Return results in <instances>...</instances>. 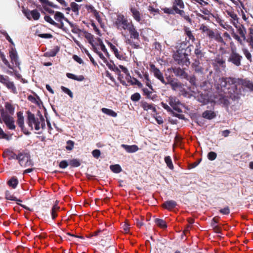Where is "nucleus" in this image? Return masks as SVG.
<instances>
[{
  "label": "nucleus",
  "mask_w": 253,
  "mask_h": 253,
  "mask_svg": "<svg viewBox=\"0 0 253 253\" xmlns=\"http://www.w3.org/2000/svg\"><path fill=\"white\" fill-rule=\"evenodd\" d=\"M215 85L218 90H221L225 93L228 94L233 100L239 98L238 85H241L243 88H246L251 91H253V83L247 79L222 77L216 81Z\"/></svg>",
  "instance_id": "nucleus-1"
},
{
  "label": "nucleus",
  "mask_w": 253,
  "mask_h": 253,
  "mask_svg": "<svg viewBox=\"0 0 253 253\" xmlns=\"http://www.w3.org/2000/svg\"><path fill=\"white\" fill-rule=\"evenodd\" d=\"M129 34L130 38H126L125 42L126 43L130 45L132 47L134 48H138L140 46L138 43L133 42L131 39L139 40V34L135 27L132 23L129 28L127 30Z\"/></svg>",
  "instance_id": "nucleus-2"
},
{
  "label": "nucleus",
  "mask_w": 253,
  "mask_h": 253,
  "mask_svg": "<svg viewBox=\"0 0 253 253\" xmlns=\"http://www.w3.org/2000/svg\"><path fill=\"white\" fill-rule=\"evenodd\" d=\"M230 44L231 52L227 61L228 62L231 63L234 66L237 67L240 66L242 64L241 62L243 57L237 52L236 47L235 46L233 47L232 46V44L234 45L233 43L231 42Z\"/></svg>",
  "instance_id": "nucleus-3"
},
{
  "label": "nucleus",
  "mask_w": 253,
  "mask_h": 253,
  "mask_svg": "<svg viewBox=\"0 0 253 253\" xmlns=\"http://www.w3.org/2000/svg\"><path fill=\"white\" fill-rule=\"evenodd\" d=\"M132 24V21L128 22L127 18L121 14L117 15V18L114 23L117 29L120 31L122 30H127Z\"/></svg>",
  "instance_id": "nucleus-4"
},
{
  "label": "nucleus",
  "mask_w": 253,
  "mask_h": 253,
  "mask_svg": "<svg viewBox=\"0 0 253 253\" xmlns=\"http://www.w3.org/2000/svg\"><path fill=\"white\" fill-rule=\"evenodd\" d=\"M172 7H165L162 9L165 13L174 15L175 12L185 8L183 0H171Z\"/></svg>",
  "instance_id": "nucleus-5"
},
{
  "label": "nucleus",
  "mask_w": 253,
  "mask_h": 253,
  "mask_svg": "<svg viewBox=\"0 0 253 253\" xmlns=\"http://www.w3.org/2000/svg\"><path fill=\"white\" fill-rule=\"evenodd\" d=\"M190 53L185 52L176 51L173 55V58L179 65L189 66L190 64L188 55Z\"/></svg>",
  "instance_id": "nucleus-6"
},
{
  "label": "nucleus",
  "mask_w": 253,
  "mask_h": 253,
  "mask_svg": "<svg viewBox=\"0 0 253 253\" xmlns=\"http://www.w3.org/2000/svg\"><path fill=\"white\" fill-rule=\"evenodd\" d=\"M16 160H18L20 165L22 167H27L32 166V162L29 153L22 152L17 155Z\"/></svg>",
  "instance_id": "nucleus-7"
},
{
  "label": "nucleus",
  "mask_w": 253,
  "mask_h": 253,
  "mask_svg": "<svg viewBox=\"0 0 253 253\" xmlns=\"http://www.w3.org/2000/svg\"><path fill=\"white\" fill-rule=\"evenodd\" d=\"M27 114V123L29 126L31 128V130L33 129V125H35V128L36 130H38L40 129L41 121L40 118L39 119H36L35 115L32 113L30 111H28Z\"/></svg>",
  "instance_id": "nucleus-8"
},
{
  "label": "nucleus",
  "mask_w": 253,
  "mask_h": 253,
  "mask_svg": "<svg viewBox=\"0 0 253 253\" xmlns=\"http://www.w3.org/2000/svg\"><path fill=\"white\" fill-rule=\"evenodd\" d=\"M0 83L5 86L8 89L11 90L13 93H17L16 87L14 82L11 81L7 76L0 75Z\"/></svg>",
  "instance_id": "nucleus-9"
},
{
  "label": "nucleus",
  "mask_w": 253,
  "mask_h": 253,
  "mask_svg": "<svg viewBox=\"0 0 253 253\" xmlns=\"http://www.w3.org/2000/svg\"><path fill=\"white\" fill-rule=\"evenodd\" d=\"M149 65L150 68V71L153 74L154 77L163 84L165 85L167 84L168 83L165 81L163 76V74L161 72V71L152 63H150Z\"/></svg>",
  "instance_id": "nucleus-10"
},
{
  "label": "nucleus",
  "mask_w": 253,
  "mask_h": 253,
  "mask_svg": "<svg viewBox=\"0 0 253 253\" xmlns=\"http://www.w3.org/2000/svg\"><path fill=\"white\" fill-rule=\"evenodd\" d=\"M22 12L27 19L31 20L33 18L35 20H38L40 17V13L37 9L30 10L28 8L23 7Z\"/></svg>",
  "instance_id": "nucleus-11"
},
{
  "label": "nucleus",
  "mask_w": 253,
  "mask_h": 253,
  "mask_svg": "<svg viewBox=\"0 0 253 253\" xmlns=\"http://www.w3.org/2000/svg\"><path fill=\"white\" fill-rule=\"evenodd\" d=\"M17 123L19 126L21 128V130L23 132V133L26 135H29L31 134V132L27 130V129L24 126V119L23 115V113L21 111H19L17 113Z\"/></svg>",
  "instance_id": "nucleus-12"
},
{
  "label": "nucleus",
  "mask_w": 253,
  "mask_h": 253,
  "mask_svg": "<svg viewBox=\"0 0 253 253\" xmlns=\"http://www.w3.org/2000/svg\"><path fill=\"white\" fill-rule=\"evenodd\" d=\"M169 104L172 107L173 109L178 113L182 112V110L179 107L180 102L179 99L175 96H170L168 99Z\"/></svg>",
  "instance_id": "nucleus-13"
},
{
  "label": "nucleus",
  "mask_w": 253,
  "mask_h": 253,
  "mask_svg": "<svg viewBox=\"0 0 253 253\" xmlns=\"http://www.w3.org/2000/svg\"><path fill=\"white\" fill-rule=\"evenodd\" d=\"M178 48L176 51L185 52L190 53L192 50L193 45L189 44L188 42H182L177 46Z\"/></svg>",
  "instance_id": "nucleus-14"
},
{
  "label": "nucleus",
  "mask_w": 253,
  "mask_h": 253,
  "mask_svg": "<svg viewBox=\"0 0 253 253\" xmlns=\"http://www.w3.org/2000/svg\"><path fill=\"white\" fill-rule=\"evenodd\" d=\"M9 57L11 63L15 64L16 67H19L20 62H19V58L16 49L12 48L9 51Z\"/></svg>",
  "instance_id": "nucleus-15"
},
{
  "label": "nucleus",
  "mask_w": 253,
  "mask_h": 253,
  "mask_svg": "<svg viewBox=\"0 0 253 253\" xmlns=\"http://www.w3.org/2000/svg\"><path fill=\"white\" fill-rule=\"evenodd\" d=\"M199 30L201 31L202 33L205 34L206 36L211 39L213 36L214 31L207 25L202 24L200 27Z\"/></svg>",
  "instance_id": "nucleus-16"
},
{
  "label": "nucleus",
  "mask_w": 253,
  "mask_h": 253,
  "mask_svg": "<svg viewBox=\"0 0 253 253\" xmlns=\"http://www.w3.org/2000/svg\"><path fill=\"white\" fill-rule=\"evenodd\" d=\"M173 73L174 75L179 77L181 79H184L188 78V74L185 72L184 69H181L178 67H174L172 68Z\"/></svg>",
  "instance_id": "nucleus-17"
},
{
  "label": "nucleus",
  "mask_w": 253,
  "mask_h": 253,
  "mask_svg": "<svg viewBox=\"0 0 253 253\" xmlns=\"http://www.w3.org/2000/svg\"><path fill=\"white\" fill-rule=\"evenodd\" d=\"M2 120L9 129H15V126L14 125V121L13 117L9 116L5 117V118Z\"/></svg>",
  "instance_id": "nucleus-18"
},
{
  "label": "nucleus",
  "mask_w": 253,
  "mask_h": 253,
  "mask_svg": "<svg viewBox=\"0 0 253 253\" xmlns=\"http://www.w3.org/2000/svg\"><path fill=\"white\" fill-rule=\"evenodd\" d=\"M130 10L134 19L138 22H140L141 20V14L139 10L136 8L132 6L130 7Z\"/></svg>",
  "instance_id": "nucleus-19"
},
{
  "label": "nucleus",
  "mask_w": 253,
  "mask_h": 253,
  "mask_svg": "<svg viewBox=\"0 0 253 253\" xmlns=\"http://www.w3.org/2000/svg\"><path fill=\"white\" fill-rule=\"evenodd\" d=\"M192 68L195 72L198 73H203L204 69L200 65L199 59H195L194 62L192 64Z\"/></svg>",
  "instance_id": "nucleus-20"
},
{
  "label": "nucleus",
  "mask_w": 253,
  "mask_h": 253,
  "mask_svg": "<svg viewBox=\"0 0 253 253\" xmlns=\"http://www.w3.org/2000/svg\"><path fill=\"white\" fill-rule=\"evenodd\" d=\"M232 23L233 25L237 28L238 32L241 37L243 39V40H246V34L247 32L245 26L243 25H241L240 26H239V27H237L235 22H232Z\"/></svg>",
  "instance_id": "nucleus-21"
},
{
  "label": "nucleus",
  "mask_w": 253,
  "mask_h": 253,
  "mask_svg": "<svg viewBox=\"0 0 253 253\" xmlns=\"http://www.w3.org/2000/svg\"><path fill=\"white\" fill-rule=\"evenodd\" d=\"M177 205V203L174 200H168L162 204V207L169 211L175 208Z\"/></svg>",
  "instance_id": "nucleus-22"
},
{
  "label": "nucleus",
  "mask_w": 253,
  "mask_h": 253,
  "mask_svg": "<svg viewBox=\"0 0 253 253\" xmlns=\"http://www.w3.org/2000/svg\"><path fill=\"white\" fill-rule=\"evenodd\" d=\"M203 118L207 120H212L216 117L215 112L212 110H206L202 115Z\"/></svg>",
  "instance_id": "nucleus-23"
},
{
  "label": "nucleus",
  "mask_w": 253,
  "mask_h": 253,
  "mask_svg": "<svg viewBox=\"0 0 253 253\" xmlns=\"http://www.w3.org/2000/svg\"><path fill=\"white\" fill-rule=\"evenodd\" d=\"M197 100L199 102H201L203 104H207L209 102V97L207 93H200L197 96Z\"/></svg>",
  "instance_id": "nucleus-24"
},
{
  "label": "nucleus",
  "mask_w": 253,
  "mask_h": 253,
  "mask_svg": "<svg viewBox=\"0 0 253 253\" xmlns=\"http://www.w3.org/2000/svg\"><path fill=\"white\" fill-rule=\"evenodd\" d=\"M143 95L146 96L147 98L150 99L154 101L156 99L157 95L156 94H153L152 91L148 90L147 88H143L142 89Z\"/></svg>",
  "instance_id": "nucleus-25"
},
{
  "label": "nucleus",
  "mask_w": 253,
  "mask_h": 253,
  "mask_svg": "<svg viewBox=\"0 0 253 253\" xmlns=\"http://www.w3.org/2000/svg\"><path fill=\"white\" fill-rule=\"evenodd\" d=\"M121 147L125 149L128 153H134L138 150V147L136 145H128L122 144Z\"/></svg>",
  "instance_id": "nucleus-26"
},
{
  "label": "nucleus",
  "mask_w": 253,
  "mask_h": 253,
  "mask_svg": "<svg viewBox=\"0 0 253 253\" xmlns=\"http://www.w3.org/2000/svg\"><path fill=\"white\" fill-rule=\"evenodd\" d=\"M2 156L3 157H8L9 160L16 159L17 155H16L12 151L9 149H6L4 150Z\"/></svg>",
  "instance_id": "nucleus-27"
},
{
  "label": "nucleus",
  "mask_w": 253,
  "mask_h": 253,
  "mask_svg": "<svg viewBox=\"0 0 253 253\" xmlns=\"http://www.w3.org/2000/svg\"><path fill=\"white\" fill-rule=\"evenodd\" d=\"M183 9H181L178 10V11L175 12V14H178L182 17L184 18L188 23L190 24H192V20L190 18L189 16L186 14L185 11L183 10Z\"/></svg>",
  "instance_id": "nucleus-28"
},
{
  "label": "nucleus",
  "mask_w": 253,
  "mask_h": 253,
  "mask_svg": "<svg viewBox=\"0 0 253 253\" xmlns=\"http://www.w3.org/2000/svg\"><path fill=\"white\" fill-rule=\"evenodd\" d=\"M4 107L6 112L8 115H12L14 114L15 108L11 103L9 102H5Z\"/></svg>",
  "instance_id": "nucleus-29"
},
{
  "label": "nucleus",
  "mask_w": 253,
  "mask_h": 253,
  "mask_svg": "<svg viewBox=\"0 0 253 253\" xmlns=\"http://www.w3.org/2000/svg\"><path fill=\"white\" fill-rule=\"evenodd\" d=\"M194 53L197 56V59L201 58L204 57V54L201 50V43L200 42L196 44V48L194 50Z\"/></svg>",
  "instance_id": "nucleus-30"
},
{
  "label": "nucleus",
  "mask_w": 253,
  "mask_h": 253,
  "mask_svg": "<svg viewBox=\"0 0 253 253\" xmlns=\"http://www.w3.org/2000/svg\"><path fill=\"white\" fill-rule=\"evenodd\" d=\"M211 39H214L217 42L221 43L222 45H225L226 42L223 39L222 37L221 36L220 33H214L213 36L212 37Z\"/></svg>",
  "instance_id": "nucleus-31"
},
{
  "label": "nucleus",
  "mask_w": 253,
  "mask_h": 253,
  "mask_svg": "<svg viewBox=\"0 0 253 253\" xmlns=\"http://www.w3.org/2000/svg\"><path fill=\"white\" fill-rule=\"evenodd\" d=\"M9 186L11 187L12 188L15 189L18 185L19 181L18 179L15 176L12 177L7 182Z\"/></svg>",
  "instance_id": "nucleus-32"
},
{
  "label": "nucleus",
  "mask_w": 253,
  "mask_h": 253,
  "mask_svg": "<svg viewBox=\"0 0 253 253\" xmlns=\"http://www.w3.org/2000/svg\"><path fill=\"white\" fill-rule=\"evenodd\" d=\"M60 48L59 46H56L54 48L44 53V56L46 57H54L59 52Z\"/></svg>",
  "instance_id": "nucleus-33"
},
{
  "label": "nucleus",
  "mask_w": 253,
  "mask_h": 253,
  "mask_svg": "<svg viewBox=\"0 0 253 253\" xmlns=\"http://www.w3.org/2000/svg\"><path fill=\"white\" fill-rule=\"evenodd\" d=\"M141 107L145 111L152 110L153 112H156V109L155 107H154L152 104H149L146 102H142Z\"/></svg>",
  "instance_id": "nucleus-34"
},
{
  "label": "nucleus",
  "mask_w": 253,
  "mask_h": 253,
  "mask_svg": "<svg viewBox=\"0 0 253 253\" xmlns=\"http://www.w3.org/2000/svg\"><path fill=\"white\" fill-rule=\"evenodd\" d=\"M66 76L69 79L80 82L83 81L84 80V77L83 75H80L79 76H77L76 75L73 74L67 73L66 74Z\"/></svg>",
  "instance_id": "nucleus-35"
},
{
  "label": "nucleus",
  "mask_w": 253,
  "mask_h": 253,
  "mask_svg": "<svg viewBox=\"0 0 253 253\" xmlns=\"http://www.w3.org/2000/svg\"><path fill=\"white\" fill-rule=\"evenodd\" d=\"M144 79L145 80L146 85L150 88L151 90H153V88L152 85L151 81L149 78V76L148 73L147 72H145L143 73Z\"/></svg>",
  "instance_id": "nucleus-36"
},
{
  "label": "nucleus",
  "mask_w": 253,
  "mask_h": 253,
  "mask_svg": "<svg viewBox=\"0 0 253 253\" xmlns=\"http://www.w3.org/2000/svg\"><path fill=\"white\" fill-rule=\"evenodd\" d=\"M5 198L6 200H8L22 202L21 200L18 199L17 198L14 197L13 195H12L10 192L8 190H6L5 192Z\"/></svg>",
  "instance_id": "nucleus-37"
},
{
  "label": "nucleus",
  "mask_w": 253,
  "mask_h": 253,
  "mask_svg": "<svg viewBox=\"0 0 253 253\" xmlns=\"http://www.w3.org/2000/svg\"><path fill=\"white\" fill-rule=\"evenodd\" d=\"M0 58L2 61L3 63L9 68L13 70V67L11 65L8 61L6 59L4 53L0 50Z\"/></svg>",
  "instance_id": "nucleus-38"
},
{
  "label": "nucleus",
  "mask_w": 253,
  "mask_h": 253,
  "mask_svg": "<svg viewBox=\"0 0 253 253\" xmlns=\"http://www.w3.org/2000/svg\"><path fill=\"white\" fill-rule=\"evenodd\" d=\"M101 111L103 113H104L108 116H111L113 117H116L117 116V113H116L115 111H114L113 110H112L111 109H107L106 108H102L101 109Z\"/></svg>",
  "instance_id": "nucleus-39"
},
{
  "label": "nucleus",
  "mask_w": 253,
  "mask_h": 253,
  "mask_svg": "<svg viewBox=\"0 0 253 253\" xmlns=\"http://www.w3.org/2000/svg\"><path fill=\"white\" fill-rule=\"evenodd\" d=\"M155 223L158 226L162 228H166L167 227L166 222L163 219L156 218L155 219Z\"/></svg>",
  "instance_id": "nucleus-40"
},
{
  "label": "nucleus",
  "mask_w": 253,
  "mask_h": 253,
  "mask_svg": "<svg viewBox=\"0 0 253 253\" xmlns=\"http://www.w3.org/2000/svg\"><path fill=\"white\" fill-rule=\"evenodd\" d=\"M105 63H106V65L110 70L114 71V72H119V68L115 65L112 61H110V62L107 61V62H105Z\"/></svg>",
  "instance_id": "nucleus-41"
},
{
  "label": "nucleus",
  "mask_w": 253,
  "mask_h": 253,
  "mask_svg": "<svg viewBox=\"0 0 253 253\" xmlns=\"http://www.w3.org/2000/svg\"><path fill=\"white\" fill-rule=\"evenodd\" d=\"M70 6L72 11H73L76 15H78L80 8V5L76 3L75 2H72L70 3Z\"/></svg>",
  "instance_id": "nucleus-42"
},
{
  "label": "nucleus",
  "mask_w": 253,
  "mask_h": 253,
  "mask_svg": "<svg viewBox=\"0 0 253 253\" xmlns=\"http://www.w3.org/2000/svg\"><path fill=\"white\" fill-rule=\"evenodd\" d=\"M184 31L185 35L188 37L189 40H191L192 42L195 40L194 36L188 27H184Z\"/></svg>",
  "instance_id": "nucleus-43"
},
{
  "label": "nucleus",
  "mask_w": 253,
  "mask_h": 253,
  "mask_svg": "<svg viewBox=\"0 0 253 253\" xmlns=\"http://www.w3.org/2000/svg\"><path fill=\"white\" fill-rule=\"evenodd\" d=\"M165 162L167 164V167L171 170L174 169V166L172 162L170 156H166L165 157Z\"/></svg>",
  "instance_id": "nucleus-44"
},
{
  "label": "nucleus",
  "mask_w": 253,
  "mask_h": 253,
  "mask_svg": "<svg viewBox=\"0 0 253 253\" xmlns=\"http://www.w3.org/2000/svg\"><path fill=\"white\" fill-rule=\"evenodd\" d=\"M59 207L57 206V205H54L51 210V214L52 216V219H55V218L57 216V212L59 211Z\"/></svg>",
  "instance_id": "nucleus-45"
},
{
  "label": "nucleus",
  "mask_w": 253,
  "mask_h": 253,
  "mask_svg": "<svg viewBox=\"0 0 253 253\" xmlns=\"http://www.w3.org/2000/svg\"><path fill=\"white\" fill-rule=\"evenodd\" d=\"M110 169L113 172L115 173H120L122 170L121 166L118 164L111 165Z\"/></svg>",
  "instance_id": "nucleus-46"
},
{
  "label": "nucleus",
  "mask_w": 253,
  "mask_h": 253,
  "mask_svg": "<svg viewBox=\"0 0 253 253\" xmlns=\"http://www.w3.org/2000/svg\"><path fill=\"white\" fill-rule=\"evenodd\" d=\"M242 51L247 60L250 62H252V54L249 50L246 48H242Z\"/></svg>",
  "instance_id": "nucleus-47"
},
{
  "label": "nucleus",
  "mask_w": 253,
  "mask_h": 253,
  "mask_svg": "<svg viewBox=\"0 0 253 253\" xmlns=\"http://www.w3.org/2000/svg\"><path fill=\"white\" fill-rule=\"evenodd\" d=\"M114 54L115 56L119 60H124L126 59L125 55L121 51H119L117 49L116 50L114 51Z\"/></svg>",
  "instance_id": "nucleus-48"
},
{
  "label": "nucleus",
  "mask_w": 253,
  "mask_h": 253,
  "mask_svg": "<svg viewBox=\"0 0 253 253\" xmlns=\"http://www.w3.org/2000/svg\"><path fill=\"white\" fill-rule=\"evenodd\" d=\"M54 18L57 22H61L64 18V15L62 12L56 11L54 14Z\"/></svg>",
  "instance_id": "nucleus-49"
},
{
  "label": "nucleus",
  "mask_w": 253,
  "mask_h": 253,
  "mask_svg": "<svg viewBox=\"0 0 253 253\" xmlns=\"http://www.w3.org/2000/svg\"><path fill=\"white\" fill-rule=\"evenodd\" d=\"M232 29L233 31L232 33H231V35L233 37V38L235 39L236 40H237L240 44L243 45L244 44L243 41H244L245 40H243V39H242L241 37H240L236 33H235L233 28H232Z\"/></svg>",
  "instance_id": "nucleus-50"
},
{
  "label": "nucleus",
  "mask_w": 253,
  "mask_h": 253,
  "mask_svg": "<svg viewBox=\"0 0 253 253\" xmlns=\"http://www.w3.org/2000/svg\"><path fill=\"white\" fill-rule=\"evenodd\" d=\"M98 42H99V45L100 46L101 49L102 51L108 56L109 55V53L108 52L107 49H106L105 45L104 44L102 41L100 39H98Z\"/></svg>",
  "instance_id": "nucleus-51"
},
{
  "label": "nucleus",
  "mask_w": 253,
  "mask_h": 253,
  "mask_svg": "<svg viewBox=\"0 0 253 253\" xmlns=\"http://www.w3.org/2000/svg\"><path fill=\"white\" fill-rule=\"evenodd\" d=\"M119 72H115V73L118 75V80L120 81V82L122 85L126 86H127V84L126 83V81L123 80V76L121 74V71L120 69H119Z\"/></svg>",
  "instance_id": "nucleus-52"
},
{
  "label": "nucleus",
  "mask_w": 253,
  "mask_h": 253,
  "mask_svg": "<svg viewBox=\"0 0 253 253\" xmlns=\"http://www.w3.org/2000/svg\"><path fill=\"white\" fill-rule=\"evenodd\" d=\"M69 165L72 167H78L81 165V163L79 160L73 159L69 161Z\"/></svg>",
  "instance_id": "nucleus-53"
},
{
  "label": "nucleus",
  "mask_w": 253,
  "mask_h": 253,
  "mask_svg": "<svg viewBox=\"0 0 253 253\" xmlns=\"http://www.w3.org/2000/svg\"><path fill=\"white\" fill-rule=\"evenodd\" d=\"M185 79L189 81L191 85L194 86L196 85V78L194 76H190L188 75V78H185Z\"/></svg>",
  "instance_id": "nucleus-54"
},
{
  "label": "nucleus",
  "mask_w": 253,
  "mask_h": 253,
  "mask_svg": "<svg viewBox=\"0 0 253 253\" xmlns=\"http://www.w3.org/2000/svg\"><path fill=\"white\" fill-rule=\"evenodd\" d=\"M227 14L233 19L234 21H236L237 23L238 22V18L237 15L233 11H227Z\"/></svg>",
  "instance_id": "nucleus-55"
},
{
  "label": "nucleus",
  "mask_w": 253,
  "mask_h": 253,
  "mask_svg": "<svg viewBox=\"0 0 253 253\" xmlns=\"http://www.w3.org/2000/svg\"><path fill=\"white\" fill-rule=\"evenodd\" d=\"M36 34L40 38L44 39H51L53 37L52 35L50 34H40L39 31H36Z\"/></svg>",
  "instance_id": "nucleus-56"
},
{
  "label": "nucleus",
  "mask_w": 253,
  "mask_h": 253,
  "mask_svg": "<svg viewBox=\"0 0 253 253\" xmlns=\"http://www.w3.org/2000/svg\"><path fill=\"white\" fill-rule=\"evenodd\" d=\"M208 158L210 161L214 160L217 157V154L213 151H211L208 154Z\"/></svg>",
  "instance_id": "nucleus-57"
},
{
  "label": "nucleus",
  "mask_w": 253,
  "mask_h": 253,
  "mask_svg": "<svg viewBox=\"0 0 253 253\" xmlns=\"http://www.w3.org/2000/svg\"><path fill=\"white\" fill-rule=\"evenodd\" d=\"M85 37L88 40V42L91 45H93V36L91 34L86 32Z\"/></svg>",
  "instance_id": "nucleus-58"
},
{
  "label": "nucleus",
  "mask_w": 253,
  "mask_h": 253,
  "mask_svg": "<svg viewBox=\"0 0 253 253\" xmlns=\"http://www.w3.org/2000/svg\"><path fill=\"white\" fill-rule=\"evenodd\" d=\"M131 85H136L139 88H142L143 86V84L136 78H132V81H131Z\"/></svg>",
  "instance_id": "nucleus-59"
},
{
  "label": "nucleus",
  "mask_w": 253,
  "mask_h": 253,
  "mask_svg": "<svg viewBox=\"0 0 253 253\" xmlns=\"http://www.w3.org/2000/svg\"><path fill=\"white\" fill-rule=\"evenodd\" d=\"M61 89H62V90L65 93H67V94L69 95V96L71 97V98H73V94L72 93V92L68 88L64 86H61Z\"/></svg>",
  "instance_id": "nucleus-60"
},
{
  "label": "nucleus",
  "mask_w": 253,
  "mask_h": 253,
  "mask_svg": "<svg viewBox=\"0 0 253 253\" xmlns=\"http://www.w3.org/2000/svg\"><path fill=\"white\" fill-rule=\"evenodd\" d=\"M140 94L138 92H136L133 94L132 95H131L130 97L131 100L133 101H138L140 100Z\"/></svg>",
  "instance_id": "nucleus-61"
},
{
  "label": "nucleus",
  "mask_w": 253,
  "mask_h": 253,
  "mask_svg": "<svg viewBox=\"0 0 253 253\" xmlns=\"http://www.w3.org/2000/svg\"><path fill=\"white\" fill-rule=\"evenodd\" d=\"M44 19L45 21H46L47 22L50 23V24L53 26L57 25V23L55 22L49 15H45L44 17Z\"/></svg>",
  "instance_id": "nucleus-62"
},
{
  "label": "nucleus",
  "mask_w": 253,
  "mask_h": 253,
  "mask_svg": "<svg viewBox=\"0 0 253 253\" xmlns=\"http://www.w3.org/2000/svg\"><path fill=\"white\" fill-rule=\"evenodd\" d=\"M74 146V142L72 140H68L67 142V145L66 146V149L67 150L71 151L73 149Z\"/></svg>",
  "instance_id": "nucleus-63"
},
{
  "label": "nucleus",
  "mask_w": 253,
  "mask_h": 253,
  "mask_svg": "<svg viewBox=\"0 0 253 253\" xmlns=\"http://www.w3.org/2000/svg\"><path fill=\"white\" fill-rule=\"evenodd\" d=\"M230 209L229 207L226 206L223 209L219 210V212L224 215H228L230 213Z\"/></svg>",
  "instance_id": "nucleus-64"
}]
</instances>
